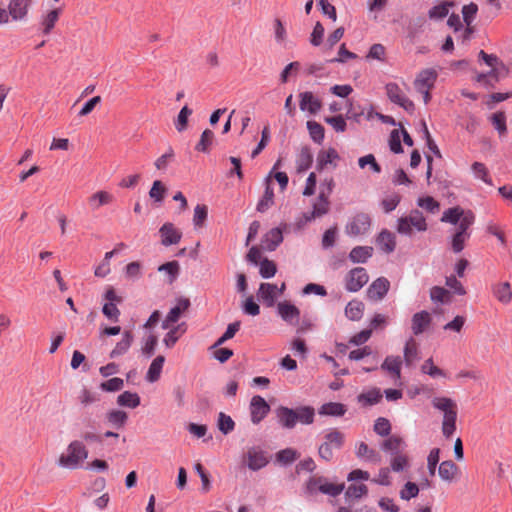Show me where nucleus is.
Segmentation results:
<instances>
[{
  "label": "nucleus",
  "mask_w": 512,
  "mask_h": 512,
  "mask_svg": "<svg viewBox=\"0 0 512 512\" xmlns=\"http://www.w3.org/2000/svg\"><path fill=\"white\" fill-rule=\"evenodd\" d=\"M414 229L425 232L428 229L426 218L418 209H413L408 216L398 218L396 231L403 236L412 237Z\"/></svg>",
  "instance_id": "nucleus-1"
},
{
  "label": "nucleus",
  "mask_w": 512,
  "mask_h": 512,
  "mask_svg": "<svg viewBox=\"0 0 512 512\" xmlns=\"http://www.w3.org/2000/svg\"><path fill=\"white\" fill-rule=\"evenodd\" d=\"M345 486L344 484H334L329 482L326 478L321 476H313L310 477L309 480L305 484V494L308 496H313L318 492H321L330 496H338L342 493Z\"/></svg>",
  "instance_id": "nucleus-2"
},
{
  "label": "nucleus",
  "mask_w": 512,
  "mask_h": 512,
  "mask_svg": "<svg viewBox=\"0 0 512 512\" xmlns=\"http://www.w3.org/2000/svg\"><path fill=\"white\" fill-rule=\"evenodd\" d=\"M471 218L464 219L458 227H456L454 233L451 235L450 246L451 250L458 254L465 248V242L471 237Z\"/></svg>",
  "instance_id": "nucleus-3"
},
{
  "label": "nucleus",
  "mask_w": 512,
  "mask_h": 512,
  "mask_svg": "<svg viewBox=\"0 0 512 512\" xmlns=\"http://www.w3.org/2000/svg\"><path fill=\"white\" fill-rule=\"evenodd\" d=\"M371 227V217L364 212L357 213L346 224L345 232L351 237L366 234Z\"/></svg>",
  "instance_id": "nucleus-4"
},
{
  "label": "nucleus",
  "mask_w": 512,
  "mask_h": 512,
  "mask_svg": "<svg viewBox=\"0 0 512 512\" xmlns=\"http://www.w3.org/2000/svg\"><path fill=\"white\" fill-rule=\"evenodd\" d=\"M368 280L369 275L365 268H353L345 276V289L353 293L358 292L367 284Z\"/></svg>",
  "instance_id": "nucleus-5"
},
{
  "label": "nucleus",
  "mask_w": 512,
  "mask_h": 512,
  "mask_svg": "<svg viewBox=\"0 0 512 512\" xmlns=\"http://www.w3.org/2000/svg\"><path fill=\"white\" fill-rule=\"evenodd\" d=\"M465 218H471V225L474 224L475 215L471 210H464L460 206H455L446 209L443 212L440 221L458 227V225H460V223H462Z\"/></svg>",
  "instance_id": "nucleus-6"
},
{
  "label": "nucleus",
  "mask_w": 512,
  "mask_h": 512,
  "mask_svg": "<svg viewBox=\"0 0 512 512\" xmlns=\"http://www.w3.org/2000/svg\"><path fill=\"white\" fill-rule=\"evenodd\" d=\"M87 458L86 450H64L58 457V466L66 469H76Z\"/></svg>",
  "instance_id": "nucleus-7"
},
{
  "label": "nucleus",
  "mask_w": 512,
  "mask_h": 512,
  "mask_svg": "<svg viewBox=\"0 0 512 512\" xmlns=\"http://www.w3.org/2000/svg\"><path fill=\"white\" fill-rule=\"evenodd\" d=\"M285 284L280 288L276 284L261 283L258 289V297L267 307H273L276 303L277 297L283 293Z\"/></svg>",
  "instance_id": "nucleus-8"
},
{
  "label": "nucleus",
  "mask_w": 512,
  "mask_h": 512,
  "mask_svg": "<svg viewBox=\"0 0 512 512\" xmlns=\"http://www.w3.org/2000/svg\"><path fill=\"white\" fill-rule=\"evenodd\" d=\"M278 316L289 325H296L299 322L300 310L290 301L284 300L277 303Z\"/></svg>",
  "instance_id": "nucleus-9"
},
{
  "label": "nucleus",
  "mask_w": 512,
  "mask_h": 512,
  "mask_svg": "<svg viewBox=\"0 0 512 512\" xmlns=\"http://www.w3.org/2000/svg\"><path fill=\"white\" fill-rule=\"evenodd\" d=\"M269 411L270 406L262 396L255 395L252 397L250 401V415L253 424L260 423Z\"/></svg>",
  "instance_id": "nucleus-10"
},
{
  "label": "nucleus",
  "mask_w": 512,
  "mask_h": 512,
  "mask_svg": "<svg viewBox=\"0 0 512 512\" xmlns=\"http://www.w3.org/2000/svg\"><path fill=\"white\" fill-rule=\"evenodd\" d=\"M161 244L165 247L176 245L182 238V233L173 223L166 222L159 228Z\"/></svg>",
  "instance_id": "nucleus-11"
},
{
  "label": "nucleus",
  "mask_w": 512,
  "mask_h": 512,
  "mask_svg": "<svg viewBox=\"0 0 512 512\" xmlns=\"http://www.w3.org/2000/svg\"><path fill=\"white\" fill-rule=\"evenodd\" d=\"M390 282L385 277L374 280L367 289V297L372 301H381L388 293Z\"/></svg>",
  "instance_id": "nucleus-12"
},
{
  "label": "nucleus",
  "mask_w": 512,
  "mask_h": 512,
  "mask_svg": "<svg viewBox=\"0 0 512 512\" xmlns=\"http://www.w3.org/2000/svg\"><path fill=\"white\" fill-rule=\"evenodd\" d=\"M437 77L438 73L435 69H423L422 71L419 72L414 81L415 89H432L435 85Z\"/></svg>",
  "instance_id": "nucleus-13"
},
{
  "label": "nucleus",
  "mask_w": 512,
  "mask_h": 512,
  "mask_svg": "<svg viewBox=\"0 0 512 512\" xmlns=\"http://www.w3.org/2000/svg\"><path fill=\"white\" fill-rule=\"evenodd\" d=\"M283 242V230L280 227L270 229L262 238V247L264 250L275 251Z\"/></svg>",
  "instance_id": "nucleus-14"
},
{
  "label": "nucleus",
  "mask_w": 512,
  "mask_h": 512,
  "mask_svg": "<svg viewBox=\"0 0 512 512\" xmlns=\"http://www.w3.org/2000/svg\"><path fill=\"white\" fill-rule=\"evenodd\" d=\"M432 322L431 315L428 311L422 310L415 313L411 319V329L415 336H418L426 331Z\"/></svg>",
  "instance_id": "nucleus-15"
},
{
  "label": "nucleus",
  "mask_w": 512,
  "mask_h": 512,
  "mask_svg": "<svg viewBox=\"0 0 512 512\" xmlns=\"http://www.w3.org/2000/svg\"><path fill=\"white\" fill-rule=\"evenodd\" d=\"M279 425L285 429H293L296 426V411L293 408L279 406L275 410Z\"/></svg>",
  "instance_id": "nucleus-16"
},
{
  "label": "nucleus",
  "mask_w": 512,
  "mask_h": 512,
  "mask_svg": "<svg viewBox=\"0 0 512 512\" xmlns=\"http://www.w3.org/2000/svg\"><path fill=\"white\" fill-rule=\"evenodd\" d=\"M330 202L327 198H319L312 205V211L303 213L304 223L311 222L316 218L326 215L329 211Z\"/></svg>",
  "instance_id": "nucleus-17"
},
{
  "label": "nucleus",
  "mask_w": 512,
  "mask_h": 512,
  "mask_svg": "<svg viewBox=\"0 0 512 512\" xmlns=\"http://www.w3.org/2000/svg\"><path fill=\"white\" fill-rule=\"evenodd\" d=\"M32 0H10L8 5V14L13 20H22L28 13V8Z\"/></svg>",
  "instance_id": "nucleus-18"
},
{
  "label": "nucleus",
  "mask_w": 512,
  "mask_h": 512,
  "mask_svg": "<svg viewBox=\"0 0 512 512\" xmlns=\"http://www.w3.org/2000/svg\"><path fill=\"white\" fill-rule=\"evenodd\" d=\"M402 359L400 356H387L381 364V369L390 374L391 378L399 380L401 378Z\"/></svg>",
  "instance_id": "nucleus-19"
},
{
  "label": "nucleus",
  "mask_w": 512,
  "mask_h": 512,
  "mask_svg": "<svg viewBox=\"0 0 512 512\" xmlns=\"http://www.w3.org/2000/svg\"><path fill=\"white\" fill-rule=\"evenodd\" d=\"M299 106L302 111H308L310 114H316L321 109V102L312 92L306 91L299 95Z\"/></svg>",
  "instance_id": "nucleus-20"
},
{
  "label": "nucleus",
  "mask_w": 512,
  "mask_h": 512,
  "mask_svg": "<svg viewBox=\"0 0 512 512\" xmlns=\"http://www.w3.org/2000/svg\"><path fill=\"white\" fill-rule=\"evenodd\" d=\"M339 158L340 156L338 152L332 147L328 148L327 150H320L317 154L316 169L318 171H322L329 164L336 167V163L334 162Z\"/></svg>",
  "instance_id": "nucleus-21"
},
{
  "label": "nucleus",
  "mask_w": 512,
  "mask_h": 512,
  "mask_svg": "<svg viewBox=\"0 0 512 512\" xmlns=\"http://www.w3.org/2000/svg\"><path fill=\"white\" fill-rule=\"evenodd\" d=\"M134 341V335L131 331H124L122 333V338L119 342H117L116 346L112 349L109 354V357L114 359L120 357L128 352L132 343Z\"/></svg>",
  "instance_id": "nucleus-22"
},
{
  "label": "nucleus",
  "mask_w": 512,
  "mask_h": 512,
  "mask_svg": "<svg viewBox=\"0 0 512 512\" xmlns=\"http://www.w3.org/2000/svg\"><path fill=\"white\" fill-rule=\"evenodd\" d=\"M377 246L387 254L392 253L396 248V237L387 229H383L376 238Z\"/></svg>",
  "instance_id": "nucleus-23"
},
{
  "label": "nucleus",
  "mask_w": 512,
  "mask_h": 512,
  "mask_svg": "<svg viewBox=\"0 0 512 512\" xmlns=\"http://www.w3.org/2000/svg\"><path fill=\"white\" fill-rule=\"evenodd\" d=\"M373 255V247L371 246H356L354 247L348 258L352 263H366Z\"/></svg>",
  "instance_id": "nucleus-24"
},
{
  "label": "nucleus",
  "mask_w": 512,
  "mask_h": 512,
  "mask_svg": "<svg viewBox=\"0 0 512 512\" xmlns=\"http://www.w3.org/2000/svg\"><path fill=\"white\" fill-rule=\"evenodd\" d=\"M493 295L502 304H509L512 299V290L509 282L498 283L492 288Z\"/></svg>",
  "instance_id": "nucleus-25"
},
{
  "label": "nucleus",
  "mask_w": 512,
  "mask_h": 512,
  "mask_svg": "<svg viewBox=\"0 0 512 512\" xmlns=\"http://www.w3.org/2000/svg\"><path fill=\"white\" fill-rule=\"evenodd\" d=\"M347 411L346 405L339 402H328L323 404L318 413L325 416L341 417Z\"/></svg>",
  "instance_id": "nucleus-26"
},
{
  "label": "nucleus",
  "mask_w": 512,
  "mask_h": 512,
  "mask_svg": "<svg viewBox=\"0 0 512 512\" xmlns=\"http://www.w3.org/2000/svg\"><path fill=\"white\" fill-rule=\"evenodd\" d=\"M191 303L188 298L180 297L177 299V304L170 309L167 314V322L176 323L181 317L182 313L188 310Z\"/></svg>",
  "instance_id": "nucleus-27"
},
{
  "label": "nucleus",
  "mask_w": 512,
  "mask_h": 512,
  "mask_svg": "<svg viewBox=\"0 0 512 512\" xmlns=\"http://www.w3.org/2000/svg\"><path fill=\"white\" fill-rule=\"evenodd\" d=\"M164 362L165 357L162 355H158L153 359L146 373V380L148 382L154 383L160 378Z\"/></svg>",
  "instance_id": "nucleus-28"
},
{
  "label": "nucleus",
  "mask_w": 512,
  "mask_h": 512,
  "mask_svg": "<svg viewBox=\"0 0 512 512\" xmlns=\"http://www.w3.org/2000/svg\"><path fill=\"white\" fill-rule=\"evenodd\" d=\"M390 454V467L394 472L405 471L409 467L408 457L398 450H391Z\"/></svg>",
  "instance_id": "nucleus-29"
},
{
  "label": "nucleus",
  "mask_w": 512,
  "mask_h": 512,
  "mask_svg": "<svg viewBox=\"0 0 512 512\" xmlns=\"http://www.w3.org/2000/svg\"><path fill=\"white\" fill-rule=\"evenodd\" d=\"M274 202V190L271 187L270 180L266 178L265 191L261 199L257 203V211L264 213Z\"/></svg>",
  "instance_id": "nucleus-30"
},
{
  "label": "nucleus",
  "mask_w": 512,
  "mask_h": 512,
  "mask_svg": "<svg viewBox=\"0 0 512 512\" xmlns=\"http://www.w3.org/2000/svg\"><path fill=\"white\" fill-rule=\"evenodd\" d=\"M141 399L136 392L124 391L117 397V404L122 407L134 409L140 405Z\"/></svg>",
  "instance_id": "nucleus-31"
},
{
  "label": "nucleus",
  "mask_w": 512,
  "mask_h": 512,
  "mask_svg": "<svg viewBox=\"0 0 512 512\" xmlns=\"http://www.w3.org/2000/svg\"><path fill=\"white\" fill-rule=\"evenodd\" d=\"M158 272H164L167 275V282L172 284L180 274V264L178 261L173 260L160 265L157 268Z\"/></svg>",
  "instance_id": "nucleus-32"
},
{
  "label": "nucleus",
  "mask_w": 512,
  "mask_h": 512,
  "mask_svg": "<svg viewBox=\"0 0 512 512\" xmlns=\"http://www.w3.org/2000/svg\"><path fill=\"white\" fill-rule=\"evenodd\" d=\"M364 312V304L359 300L350 301L345 307V315L352 321H358L362 318Z\"/></svg>",
  "instance_id": "nucleus-33"
},
{
  "label": "nucleus",
  "mask_w": 512,
  "mask_h": 512,
  "mask_svg": "<svg viewBox=\"0 0 512 512\" xmlns=\"http://www.w3.org/2000/svg\"><path fill=\"white\" fill-rule=\"evenodd\" d=\"M313 163V154L309 146L301 148L297 158V169L299 172L307 171Z\"/></svg>",
  "instance_id": "nucleus-34"
},
{
  "label": "nucleus",
  "mask_w": 512,
  "mask_h": 512,
  "mask_svg": "<svg viewBox=\"0 0 512 512\" xmlns=\"http://www.w3.org/2000/svg\"><path fill=\"white\" fill-rule=\"evenodd\" d=\"M296 424L310 425L314 422L315 410L311 406H299L296 409Z\"/></svg>",
  "instance_id": "nucleus-35"
},
{
  "label": "nucleus",
  "mask_w": 512,
  "mask_h": 512,
  "mask_svg": "<svg viewBox=\"0 0 512 512\" xmlns=\"http://www.w3.org/2000/svg\"><path fill=\"white\" fill-rule=\"evenodd\" d=\"M267 457L264 455L263 450H249L248 453V466L252 470H258L267 464Z\"/></svg>",
  "instance_id": "nucleus-36"
},
{
  "label": "nucleus",
  "mask_w": 512,
  "mask_h": 512,
  "mask_svg": "<svg viewBox=\"0 0 512 512\" xmlns=\"http://www.w3.org/2000/svg\"><path fill=\"white\" fill-rule=\"evenodd\" d=\"M439 475L445 481H453L458 475V467L453 461H443L439 466Z\"/></svg>",
  "instance_id": "nucleus-37"
},
{
  "label": "nucleus",
  "mask_w": 512,
  "mask_h": 512,
  "mask_svg": "<svg viewBox=\"0 0 512 512\" xmlns=\"http://www.w3.org/2000/svg\"><path fill=\"white\" fill-rule=\"evenodd\" d=\"M418 355H419V352H418L417 343L415 342V340L412 337H410L404 347L403 357H404V362H405L406 366H408V367L411 366L413 361L418 359Z\"/></svg>",
  "instance_id": "nucleus-38"
},
{
  "label": "nucleus",
  "mask_w": 512,
  "mask_h": 512,
  "mask_svg": "<svg viewBox=\"0 0 512 512\" xmlns=\"http://www.w3.org/2000/svg\"><path fill=\"white\" fill-rule=\"evenodd\" d=\"M325 440L319 448L340 447L344 445V434L336 429L330 430L326 433Z\"/></svg>",
  "instance_id": "nucleus-39"
},
{
  "label": "nucleus",
  "mask_w": 512,
  "mask_h": 512,
  "mask_svg": "<svg viewBox=\"0 0 512 512\" xmlns=\"http://www.w3.org/2000/svg\"><path fill=\"white\" fill-rule=\"evenodd\" d=\"M306 125L311 139L315 143L321 144L325 137L324 127L320 123L313 120L307 121Z\"/></svg>",
  "instance_id": "nucleus-40"
},
{
  "label": "nucleus",
  "mask_w": 512,
  "mask_h": 512,
  "mask_svg": "<svg viewBox=\"0 0 512 512\" xmlns=\"http://www.w3.org/2000/svg\"><path fill=\"white\" fill-rule=\"evenodd\" d=\"M424 19L419 17L413 21H411L406 28V36L410 40V42L414 43L418 36L423 31Z\"/></svg>",
  "instance_id": "nucleus-41"
},
{
  "label": "nucleus",
  "mask_w": 512,
  "mask_h": 512,
  "mask_svg": "<svg viewBox=\"0 0 512 512\" xmlns=\"http://www.w3.org/2000/svg\"><path fill=\"white\" fill-rule=\"evenodd\" d=\"M489 120L500 136L507 133L506 115L503 111L493 113Z\"/></svg>",
  "instance_id": "nucleus-42"
},
{
  "label": "nucleus",
  "mask_w": 512,
  "mask_h": 512,
  "mask_svg": "<svg viewBox=\"0 0 512 512\" xmlns=\"http://www.w3.org/2000/svg\"><path fill=\"white\" fill-rule=\"evenodd\" d=\"M382 399V393L380 389L373 388L367 392L361 393L358 396V401L362 403L363 405H375L380 402Z\"/></svg>",
  "instance_id": "nucleus-43"
},
{
  "label": "nucleus",
  "mask_w": 512,
  "mask_h": 512,
  "mask_svg": "<svg viewBox=\"0 0 512 512\" xmlns=\"http://www.w3.org/2000/svg\"><path fill=\"white\" fill-rule=\"evenodd\" d=\"M432 405L434 408L442 411L444 415H447L448 412H457L456 404L452 399L447 397H435L432 400Z\"/></svg>",
  "instance_id": "nucleus-44"
},
{
  "label": "nucleus",
  "mask_w": 512,
  "mask_h": 512,
  "mask_svg": "<svg viewBox=\"0 0 512 512\" xmlns=\"http://www.w3.org/2000/svg\"><path fill=\"white\" fill-rule=\"evenodd\" d=\"M128 419V415L123 410H111L107 414V420L114 428L123 427Z\"/></svg>",
  "instance_id": "nucleus-45"
},
{
  "label": "nucleus",
  "mask_w": 512,
  "mask_h": 512,
  "mask_svg": "<svg viewBox=\"0 0 512 512\" xmlns=\"http://www.w3.org/2000/svg\"><path fill=\"white\" fill-rule=\"evenodd\" d=\"M457 412H448L443 415L442 431L446 438H449L456 429Z\"/></svg>",
  "instance_id": "nucleus-46"
},
{
  "label": "nucleus",
  "mask_w": 512,
  "mask_h": 512,
  "mask_svg": "<svg viewBox=\"0 0 512 512\" xmlns=\"http://www.w3.org/2000/svg\"><path fill=\"white\" fill-rule=\"evenodd\" d=\"M214 140V132L210 129H205L200 137L199 142L196 144L195 149L198 152L208 153L209 147L212 145Z\"/></svg>",
  "instance_id": "nucleus-47"
},
{
  "label": "nucleus",
  "mask_w": 512,
  "mask_h": 512,
  "mask_svg": "<svg viewBox=\"0 0 512 512\" xmlns=\"http://www.w3.org/2000/svg\"><path fill=\"white\" fill-rule=\"evenodd\" d=\"M473 175L476 179L482 180L488 185H493L492 179L489 176L487 167L481 162H474L471 166Z\"/></svg>",
  "instance_id": "nucleus-48"
},
{
  "label": "nucleus",
  "mask_w": 512,
  "mask_h": 512,
  "mask_svg": "<svg viewBox=\"0 0 512 512\" xmlns=\"http://www.w3.org/2000/svg\"><path fill=\"white\" fill-rule=\"evenodd\" d=\"M451 4L449 2H442L438 5L433 6L428 11V16L433 20H442L449 14V7Z\"/></svg>",
  "instance_id": "nucleus-49"
},
{
  "label": "nucleus",
  "mask_w": 512,
  "mask_h": 512,
  "mask_svg": "<svg viewBox=\"0 0 512 512\" xmlns=\"http://www.w3.org/2000/svg\"><path fill=\"white\" fill-rule=\"evenodd\" d=\"M112 201V195L109 194L106 191H99L93 194L90 199L89 203L92 209L96 210L102 205H106Z\"/></svg>",
  "instance_id": "nucleus-50"
},
{
  "label": "nucleus",
  "mask_w": 512,
  "mask_h": 512,
  "mask_svg": "<svg viewBox=\"0 0 512 512\" xmlns=\"http://www.w3.org/2000/svg\"><path fill=\"white\" fill-rule=\"evenodd\" d=\"M193 113L192 109L187 105L183 106L175 120V128L178 132H183L187 128L188 118Z\"/></svg>",
  "instance_id": "nucleus-51"
},
{
  "label": "nucleus",
  "mask_w": 512,
  "mask_h": 512,
  "mask_svg": "<svg viewBox=\"0 0 512 512\" xmlns=\"http://www.w3.org/2000/svg\"><path fill=\"white\" fill-rule=\"evenodd\" d=\"M240 327H241L240 321H235L233 323H230L227 326L226 331L222 334L221 337L218 338V340L215 342L213 347L221 346L226 341L233 338L235 336V334L239 331Z\"/></svg>",
  "instance_id": "nucleus-52"
},
{
  "label": "nucleus",
  "mask_w": 512,
  "mask_h": 512,
  "mask_svg": "<svg viewBox=\"0 0 512 512\" xmlns=\"http://www.w3.org/2000/svg\"><path fill=\"white\" fill-rule=\"evenodd\" d=\"M217 426H218V429L224 435H227L234 430L235 422L229 415H227L223 412H220L218 415Z\"/></svg>",
  "instance_id": "nucleus-53"
},
{
  "label": "nucleus",
  "mask_w": 512,
  "mask_h": 512,
  "mask_svg": "<svg viewBox=\"0 0 512 512\" xmlns=\"http://www.w3.org/2000/svg\"><path fill=\"white\" fill-rule=\"evenodd\" d=\"M417 205L431 214L438 212L440 204L432 196L419 197Z\"/></svg>",
  "instance_id": "nucleus-54"
},
{
  "label": "nucleus",
  "mask_w": 512,
  "mask_h": 512,
  "mask_svg": "<svg viewBox=\"0 0 512 512\" xmlns=\"http://www.w3.org/2000/svg\"><path fill=\"white\" fill-rule=\"evenodd\" d=\"M357 456L368 464L377 465L381 462V456L378 450H358Z\"/></svg>",
  "instance_id": "nucleus-55"
},
{
  "label": "nucleus",
  "mask_w": 512,
  "mask_h": 512,
  "mask_svg": "<svg viewBox=\"0 0 512 512\" xmlns=\"http://www.w3.org/2000/svg\"><path fill=\"white\" fill-rule=\"evenodd\" d=\"M276 272H277V267L273 261H271L267 258H264L260 262L259 273L262 278L270 279L275 276Z\"/></svg>",
  "instance_id": "nucleus-56"
},
{
  "label": "nucleus",
  "mask_w": 512,
  "mask_h": 512,
  "mask_svg": "<svg viewBox=\"0 0 512 512\" xmlns=\"http://www.w3.org/2000/svg\"><path fill=\"white\" fill-rule=\"evenodd\" d=\"M166 187L160 180H155L152 184V187L149 191V196L155 201V202H162L164 200L165 194H166Z\"/></svg>",
  "instance_id": "nucleus-57"
},
{
  "label": "nucleus",
  "mask_w": 512,
  "mask_h": 512,
  "mask_svg": "<svg viewBox=\"0 0 512 512\" xmlns=\"http://www.w3.org/2000/svg\"><path fill=\"white\" fill-rule=\"evenodd\" d=\"M421 371L422 373L427 374L432 378L446 376L445 372L442 369L434 365L432 358H429L424 362V364L421 366Z\"/></svg>",
  "instance_id": "nucleus-58"
},
{
  "label": "nucleus",
  "mask_w": 512,
  "mask_h": 512,
  "mask_svg": "<svg viewBox=\"0 0 512 512\" xmlns=\"http://www.w3.org/2000/svg\"><path fill=\"white\" fill-rule=\"evenodd\" d=\"M385 89L389 100L394 104L400 103L401 99L405 97L400 87L396 83H387Z\"/></svg>",
  "instance_id": "nucleus-59"
},
{
  "label": "nucleus",
  "mask_w": 512,
  "mask_h": 512,
  "mask_svg": "<svg viewBox=\"0 0 512 512\" xmlns=\"http://www.w3.org/2000/svg\"><path fill=\"white\" fill-rule=\"evenodd\" d=\"M124 386L123 379L114 377L108 379L100 384V389L105 392H116L120 391Z\"/></svg>",
  "instance_id": "nucleus-60"
},
{
  "label": "nucleus",
  "mask_w": 512,
  "mask_h": 512,
  "mask_svg": "<svg viewBox=\"0 0 512 512\" xmlns=\"http://www.w3.org/2000/svg\"><path fill=\"white\" fill-rule=\"evenodd\" d=\"M208 216V208L198 204L194 209L193 224L195 227H202Z\"/></svg>",
  "instance_id": "nucleus-61"
},
{
  "label": "nucleus",
  "mask_w": 512,
  "mask_h": 512,
  "mask_svg": "<svg viewBox=\"0 0 512 512\" xmlns=\"http://www.w3.org/2000/svg\"><path fill=\"white\" fill-rule=\"evenodd\" d=\"M59 9L51 10L43 19L42 25L44 26L43 33L49 34L50 31L54 28L56 21L59 17Z\"/></svg>",
  "instance_id": "nucleus-62"
},
{
  "label": "nucleus",
  "mask_w": 512,
  "mask_h": 512,
  "mask_svg": "<svg viewBox=\"0 0 512 512\" xmlns=\"http://www.w3.org/2000/svg\"><path fill=\"white\" fill-rule=\"evenodd\" d=\"M325 122L333 127L336 132H344L347 128L346 121L342 115L325 117Z\"/></svg>",
  "instance_id": "nucleus-63"
},
{
  "label": "nucleus",
  "mask_w": 512,
  "mask_h": 512,
  "mask_svg": "<svg viewBox=\"0 0 512 512\" xmlns=\"http://www.w3.org/2000/svg\"><path fill=\"white\" fill-rule=\"evenodd\" d=\"M449 292L440 286H434L430 290V298L436 303H446L448 301Z\"/></svg>",
  "instance_id": "nucleus-64"
}]
</instances>
